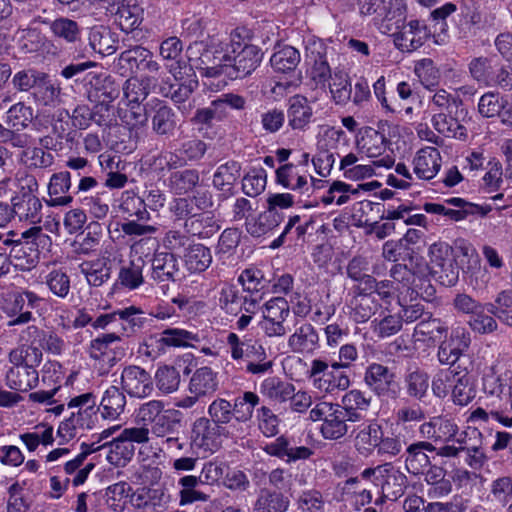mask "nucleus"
<instances>
[{"instance_id":"ddd939ff","label":"nucleus","mask_w":512,"mask_h":512,"mask_svg":"<svg viewBox=\"0 0 512 512\" xmlns=\"http://www.w3.org/2000/svg\"><path fill=\"white\" fill-rule=\"evenodd\" d=\"M225 426L217 425L207 417L196 419L192 425L191 439L194 445L205 451L215 452L221 445V438L228 437Z\"/></svg>"},{"instance_id":"79ce46f5","label":"nucleus","mask_w":512,"mask_h":512,"mask_svg":"<svg viewBox=\"0 0 512 512\" xmlns=\"http://www.w3.org/2000/svg\"><path fill=\"white\" fill-rule=\"evenodd\" d=\"M207 149V143L199 138L183 141L180 146L174 150L179 168L200 162L205 156Z\"/></svg>"},{"instance_id":"2eb2a0df","label":"nucleus","mask_w":512,"mask_h":512,"mask_svg":"<svg viewBox=\"0 0 512 512\" xmlns=\"http://www.w3.org/2000/svg\"><path fill=\"white\" fill-rule=\"evenodd\" d=\"M87 96L90 101L111 104L119 97L120 85L106 73L88 71L84 77Z\"/></svg>"},{"instance_id":"72a5a7b5","label":"nucleus","mask_w":512,"mask_h":512,"mask_svg":"<svg viewBox=\"0 0 512 512\" xmlns=\"http://www.w3.org/2000/svg\"><path fill=\"white\" fill-rule=\"evenodd\" d=\"M319 335L310 323H304L289 336L288 345L293 352L313 353L319 348Z\"/></svg>"},{"instance_id":"5fc2aeb1","label":"nucleus","mask_w":512,"mask_h":512,"mask_svg":"<svg viewBox=\"0 0 512 512\" xmlns=\"http://www.w3.org/2000/svg\"><path fill=\"white\" fill-rule=\"evenodd\" d=\"M379 303L370 294H363L361 288L353 302L351 317L356 323L367 322L377 311Z\"/></svg>"},{"instance_id":"c9c22d12","label":"nucleus","mask_w":512,"mask_h":512,"mask_svg":"<svg viewBox=\"0 0 512 512\" xmlns=\"http://www.w3.org/2000/svg\"><path fill=\"white\" fill-rule=\"evenodd\" d=\"M120 335L130 337L142 329L151 319H148L144 312L136 306H128L117 310Z\"/></svg>"},{"instance_id":"1a4fd4ad","label":"nucleus","mask_w":512,"mask_h":512,"mask_svg":"<svg viewBox=\"0 0 512 512\" xmlns=\"http://www.w3.org/2000/svg\"><path fill=\"white\" fill-rule=\"evenodd\" d=\"M171 502V495L164 485H149L136 488L130 495L129 503L140 512H165Z\"/></svg>"},{"instance_id":"cd10ccee","label":"nucleus","mask_w":512,"mask_h":512,"mask_svg":"<svg viewBox=\"0 0 512 512\" xmlns=\"http://www.w3.org/2000/svg\"><path fill=\"white\" fill-rule=\"evenodd\" d=\"M350 423L354 422L344 414L337 404H334L320 426L321 436L326 440H340L348 434Z\"/></svg>"},{"instance_id":"aec40b11","label":"nucleus","mask_w":512,"mask_h":512,"mask_svg":"<svg viewBox=\"0 0 512 512\" xmlns=\"http://www.w3.org/2000/svg\"><path fill=\"white\" fill-rule=\"evenodd\" d=\"M275 181L283 188L298 194V203L304 202L303 197H307L311 190L308 186V175L301 174L293 163L279 166L275 171Z\"/></svg>"},{"instance_id":"f257e3e1","label":"nucleus","mask_w":512,"mask_h":512,"mask_svg":"<svg viewBox=\"0 0 512 512\" xmlns=\"http://www.w3.org/2000/svg\"><path fill=\"white\" fill-rule=\"evenodd\" d=\"M254 34L245 26L236 27L229 36V54L227 76L232 79H244L253 74L260 66L264 52L253 43Z\"/></svg>"},{"instance_id":"a18cd8bd","label":"nucleus","mask_w":512,"mask_h":512,"mask_svg":"<svg viewBox=\"0 0 512 512\" xmlns=\"http://www.w3.org/2000/svg\"><path fill=\"white\" fill-rule=\"evenodd\" d=\"M454 381L451 392L453 402L459 406L468 405L476 396L471 376L466 369L463 371L456 370Z\"/></svg>"},{"instance_id":"473e14b6","label":"nucleus","mask_w":512,"mask_h":512,"mask_svg":"<svg viewBox=\"0 0 512 512\" xmlns=\"http://www.w3.org/2000/svg\"><path fill=\"white\" fill-rule=\"evenodd\" d=\"M125 391L115 385L108 387L102 396L100 404L101 416L104 419L117 420L124 413L127 404Z\"/></svg>"},{"instance_id":"9d476101","label":"nucleus","mask_w":512,"mask_h":512,"mask_svg":"<svg viewBox=\"0 0 512 512\" xmlns=\"http://www.w3.org/2000/svg\"><path fill=\"white\" fill-rule=\"evenodd\" d=\"M174 221H183V230L191 237L205 240L213 237L221 225L213 212H190L183 216L178 211H169Z\"/></svg>"},{"instance_id":"052dcab7","label":"nucleus","mask_w":512,"mask_h":512,"mask_svg":"<svg viewBox=\"0 0 512 512\" xmlns=\"http://www.w3.org/2000/svg\"><path fill=\"white\" fill-rule=\"evenodd\" d=\"M167 348H188L194 347V343L200 342L198 333L177 328L169 327L162 331Z\"/></svg>"},{"instance_id":"423d86ee","label":"nucleus","mask_w":512,"mask_h":512,"mask_svg":"<svg viewBox=\"0 0 512 512\" xmlns=\"http://www.w3.org/2000/svg\"><path fill=\"white\" fill-rule=\"evenodd\" d=\"M363 381L381 400H397L400 397V381L397 374L388 366L377 362L370 363L365 368Z\"/></svg>"},{"instance_id":"3c124183","label":"nucleus","mask_w":512,"mask_h":512,"mask_svg":"<svg viewBox=\"0 0 512 512\" xmlns=\"http://www.w3.org/2000/svg\"><path fill=\"white\" fill-rule=\"evenodd\" d=\"M135 446L118 435L112 441L107 442L106 459L117 467L125 466L134 456Z\"/></svg>"},{"instance_id":"bb28decb","label":"nucleus","mask_w":512,"mask_h":512,"mask_svg":"<svg viewBox=\"0 0 512 512\" xmlns=\"http://www.w3.org/2000/svg\"><path fill=\"white\" fill-rule=\"evenodd\" d=\"M313 108L308 99L302 95H294L288 101L287 120L292 130L304 131L312 122Z\"/></svg>"},{"instance_id":"412c9836","label":"nucleus","mask_w":512,"mask_h":512,"mask_svg":"<svg viewBox=\"0 0 512 512\" xmlns=\"http://www.w3.org/2000/svg\"><path fill=\"white\" fill-rule=\"evenodd\" d=\"M436 446L429 441H417L408 445L403 454L405 468L411 475L424 474L431 464L429 453H434Z\"/></svg>"},{"instance_id":"5701e85b","label":"nucleus","mask_w":512,"mask_h":512,"mask_svg":"<svg viewBox=\"0 0 512 512\" xmlns=\"http://www.w3.org/2000/svg\"><path fill=\"white\" fill-rule=\"evenodd\" d=\"M200 172L196 168L174 169L165 180L168 190L177 197H184L200 186Z\"/></svg>"},{"instance_id":"4c0bfd02","label":"nucleus","mask_w":512,"mask_h":512,"mask_svg":"<svg viewBox=\"0 0 512 512\" xmlns=\"http://www.w3.org/2000/svg\"><path fill=\"white\" fill-rule=\"evenodd\" d=\"M290 506L289 498L281 491L262 488L254 503L255 512H287Z\"/></svg>"},{"instance_id":"a211bd4d","label":"nucleus","mask_w":512,"mask_h":512,"mask_svg":"<svg viewBox=\"0 0 512 512\" xmlns=\"http://www.w3.org/2000/svg\"><path fill=\"white\" fill-rule=\"evenodd\" d=\"M149 119L151 121V129L158 137L171 138L175 135L178 127V115L165 102L156 100L149 110Z\"/></svg>"},{"instance_id":"bf43d9fd","label":"nucleus","mask_w":512,"mask_h":512,"mask_svg":"<svg viewBox=\"0 0 512 512\" xmlns=\"http://www.w3.org/2000/svg\"><path fill=\"white\" fill-rule=\"evenodd\" d=\"M369 270L368 258L362 255L354 256L346 266L347 276L359 283L356 288L357 290L359 288H366L367 285L373 282V276L369 274Z\"/></svg>"},{"instance_id":"6e6552de","label":"nucleus","mask_w":512,"mask_h":512,"mask_svg":"<svg viewBox=\"0 0 512 512\" xmlns=\"http://www.w3.org/2000/svg\"><path fill=\"white\" fill-rule=\"evenodd\" d=\"M305 61L309 66L308 75L314 88L326 90L333 75L327 61V47L319 39H310L305 46Z\"/></svg>"},{"instance_id":"4be33fe9","label":"nucleus","mask_w":512,"mask_h":512,"mask_svg":"<svg viewBox=\"0 0 512 512\" xmlns=\"http://www.w3.org/2000/svg\"><path fill=\"white\" fill-rule=\"evenodd\" d=\"M241 170V163L235 160H229L217 167L212 176V185L220 192V198L227 199L234 195L235 184L241 177Z\"/></svg>"},{"instance_id":"7ed1b4c3","label":"nucleus","mask_w":512,"mask_h":512,"mask_svg":"<svg viewBox=\"0 0 512 512\" xmlns=\"http://www.w3.org/2000/svg\"><path fill=\"white\" fill-rule=\"evenodd\" d=\"M363 477L380 488V496L374 501L376 506H381L385 500L397 501L408 487L407 476L391 462L366 467Z\"/></svg>"},{"instance_id":"f03ea898","label":"nucleus","mask_w":512,"mask_h":512,"mask_svg":"<svg viewBox=\"0 0 512 512\" xmlns=\"http://www.w3.org/2000/svg\"><path fill=\"white\" fill-rule=\"evenodd\" d=\"M229 41L224 42L215 38L206 43L193 42L186 50L187 58L205 77L226 75L230 60Z\"/></svg>"},{"instance_id":"680f3d73","label":"nucleus","mask_w":512,"mask_h":512,"mask_svg":"<svg viewBox=\"0 0 512 512\" xmlns=\"http://www.w3.org/2000/svg\"><path fill=\"white\" fill-rule=\"evenodd\" d=\"M404 383L408 396L422 400L429 388V375L424 370L416 368L405 375Z\"/></svg>"},{"instance_id":"f3484780","label":"nucleus","mask_w":512,"mask_h":512,"mask_svg":"<svg viewBox=\"0 0 512 512\" xmlns=\"http://www.w3.org/2000/svg\"><path fill=\"white\" fill-rule=\"evenodd\" d=\"M120 379L122 390L130 397L145 398L150 396L154 390L150 373L137 365L124 367Z\"/></svg>"},{"instance_id":"de8ad7c7","label":"nucleus","mask_w":512,"mask_h":512,"mask_svg":"<svg viewBox=\"0 0 512 512\" xmlns=\"http://www.w3.org/2000/svg\"><path fill=\"white\" fill-rule=\"evenodd\" d=\"M449 327L445 321L433 317L431 312L417 323L413 335L426 337L433 342H439L447 338Z\"/></svg>"},{"instance_id":"a878e982","label":"nucleus","mask_w":512,"mask_h":512,"mask_svg":"<svg viewBox=\"0 0 512 512\" xmlns=\"http://www.w3.org/2000/svg\"><path fill=\"white\" fill-rule=\"evenodd\" d=\"M372 398L359 389L346 392L336 404L354 423L364 420L371 406Z\"/></svg>"},{"instance_id":"f704fd0d","label":"nucleus","mask_w":512,"mask_h":512,"mask_svg":"<svg viewBox=\"0 0 512 512\" xmlns=\"http://www.w3.org/2000/svg\"><path fill=\"white\" fill-rule=\"evenodd\" d=\"M197 87V78L185 77L183 80H174V82H171L168 77L167 80H163L160 84L159 93L163 97L170 98L174 103H183L191 96Z\"/></svg>"},{"instance_id":"7c9ffc66","label":"nucleus","mask_w":512,"mask_h":512,"mask_svg":"<svg viewBox=\"0 0 512 512\" xmlns=\"http://www.w3.org/2000/svg\"><path fill=\"white\" fill-rule=\"evenodd\" d=\"M49 26L52 38L59 44L71 45L81 38L80 25L67 17H58L52 21H43Z\"/></svg>"},{"instance_id":"b1692460","label":"nucleus","mask_w":512,"mask_h":512,"mask_svg":"<svg viewBox=\"0 0 512 512\" xmlns=\"http://www.w3.org/2000/svg\"><path fill=\"white\" fill-rule=\"evenodd\" d=\"M192 193L190 197H174L169 203V211H178L183 217L194 212L195 208L198 212H209L208 210L214 206L213 194L210 190L195 189Z\"/></svg>"},{"instance_id":"6ab92c4d","label":"nucleus","mask_w":512,"mask_h":512,"mask_svg":"<svg viewBox=\"0 0 512 512\" xmlns=\"http://www.w3.org/2000/svg\"><path fill=\"white\" fill-rule=\"evenodd\" d=\"M73 176L70 171H60L52 174L48 183V199L45 203L49 207L69 206L73 202L72 188Z\"/></svg>"},{"instance_id":"864d4df0","label":"nucleus","mask_w":512,"mask_h":512,"mask_svg":"<svg viewBox=\"0 0 512 512\" xmlns=\"http://www.w3.org/2000/svg\"><path fill=\"white\" fill-rule=\"evenodd\" d=\"M389 141L386 136L378 130L366 127L358 144L365 151L368 157H377L386 151Z\"/></svg>"},{"instance_id":"dca6fc26","label":"nucleus","mask_w":512,"mask_h":512,"mask_svg":"<svg viewBox=\"0 0 512 512\" xmlns=\"http://www.w3.org/2000/svg\"><path fill=\"white\" fill-rule=\"evenodd\" d=\"M396 24L399 31L393 34L395 45L402 51H415L420 48L431 36L427 25L419 20H410L408 23Z\"/></svg>"},{"instance_id":"6e6d98bb","label":"nucleus","mask_w":512,"mask_h":512,"mask_svg":"<svg viewBox=\"0 0 512 512\" xmlns=\"http://www.w3.org/2000/svg\"><path fill=\"white\" fill-rule=\"evenodd\" d=\"M34 119V109L25 102L13 104L6 112V124L15 130L26 129Z\"/></svg>"},{"instance_id":"49530a36","label":"nucleus","mask_w":512,"mask_h":512,"mask_svg":"<svg viewBox=\"0 0 512 512\" xmlns=\"http://www.w3.org/2000/svg\"><path fill=\"white\" fill-rule=\"evenodd\" d=\"M284 220V214L267 208L256 219L246 222L247 232L253 237H260L273 230Z\"/></svg>"},{"instance_id":"69168bd1","label":"nucleus","mask_w":512,"mask_h":512,"mask_svg":"<svg viewBox=\"0 0 512 512\" xmlns=\"http://www.w3.org/2000/svg\"><path fill=\"white\" fill-rule=\"evenodd\" d=\"M70 113L67 109H58L52 117L51 131L67 144H73L76 138V129L70 127Z\"/></svg>"},{"instance_id":"c85d7f7f","label":"nucleus","mask_w":512,"mask_h":512,"mask_svg":"<svg viewBox=\"0 0 512 512\" xmlns=\"http://www.w3.org/2000/svg\"><path fill=\"white\" fill-rule=\"evenodd\" d=\"M219 387L218 373L211 367L203 366L195 370L189 382V392L192 395L212 396Z\"/></svg>"},{"instance_id":"8fccbe9b","label":"nucleus","mask_w":512,"mask_h":512,"mask_svg":"<svg viewBox=\"0 0 512 512\" xmlns=\"http://www.w3.org/2000/svg\"><path fill=\"white\" fill-rule=\"evenodd\" d=\"M120 210L127 219L136 218V220L145 222L150 220V213L147 210L145 199L134 191L123 192Z\"/></svg>"},{"instance_id":"774afa93","label":"nucleus","mask_w":512,"mask_h":512,"mask_svg":"<svg viewBox=\"0 0 512 512\" xmlns=\"http://www.w3.org/2000/svg\"><path fill=\"white\" fill-rule=\"evenodd\" d=\"M259 401V396L251 391H246L242 396L235 398L234 404H232V411L235 413L234 419L237 422L250 420Z\"/></svg>"},{"instance_id":"37998d69","label":"nucleus","mask_w":512,"mask_h":512,"mask_svg":"<svg viewBox=\"0 0 512 512\" xmlns=\"http://www.w3.org/2000/svg\"><path fill=\"white\" fill-rule=\"evenodd\" d=\"M79 269L88 284L94 287L101 286L111 276L110 260L106 258L84 261L79 265Z\"/></svg>"},{"instance_id":"20e7f679","label":"nucleus","mask_w":512,"mask_h":512,"mask_svg":"<svg viewBox=\"0 0 512 512\" xmlns=\"http://www.w3.org/2000/svg\"><path fill=\"white\" fill-rule=\"evenodd\" d=\"M226 343L230 349L231 358L234 361H244L245 371L252 375H262L268 372L273 362L267 360L266 350L263 345L255 339H241L236 333L230 332L227 335Z\"/></svg>"},{"instance_id":"393cba45","label":"nucleus","mask_w":512,"mask_h":512,"mask_svg":"<svg viewBox=\"0 0 512 512\" xmlns=\"http://www.w3.org/2000/svg\"><path fill=\"white\" fill-rule=\"evenodd\" d=\"M179 263L172 252H156L151 259V277L158 283L179 279Z\"/></svg>"},{"instance_id":"39448f33","label":"nucleus","mask_w":512,"mask_h":512,"mask_svg":"<svg viewBox=\"0 0 512 512\" xmlns=\"http://www.w3.org/2000/svg\"><path fill=\"white\" fill-rule=\"evenodd\" d=\"M39 184L33 175L19 180V188L11 199L12 211L19 221L40 223L43 217L42 202L38 197Z\"/></svg>"},{"instance_id":"603ef678","label":"nucleus","mask_w":512,"mask_h":512,"mask_svg":"<svg viewBox=\"0 0 512 512\" xmlns=\"http://www.w3.org/2000/svg\"><path fill=\"white\" fill-rule=\"evenodd\" d=\"M145 261L142 257L131 260L121 266L118 274L119 283L130 290L138 288L144 282L143 268Z\"/></svg>"},{"instance_id":"13d9d810","label":"nucleus","mask_w":512,"mask_h":512,"mask_svg":"<svg viewBox=\"0 0 512 512\" xmlns=\"http://www.w3.org/2000/svg\"><path fill=\"white\" fill-rule=\"evenodd\" d=\"M299 62L300 53L292 46H284L282 49L275 52L270 58L271 66L276 72L281 73L294 71Z\"/></svg>"},{"instance_id":"c03bdc74","label":"nucleus","mask_w":512,"mask_h":512,"mask_svg":"<svg viewBox=\"0 0 512 512\" xmlns=\"http://www.w3.org/2000/svg\"><path fill=\"white\" fill-rule=\"evenodd\" d=\"M38 372L34 368L18 366L7 371L6 384L16 391L25 392L38 384Z\"/></svg>"},{"instance_id":"58836bf2","label":"nucleus","mask_w":512,"mask_h":512,"mask_svg":"<svg viewBox=\"0 0 512 512\" xmlns=\"http://www.w3.org/2000/svg\"><path fill=\"white\" fill-rule=\"evenodd\" d=\"M147 55V48L141 45L131 46L122 51L118 58L115 59L114 68L122 76L135 73L140 69Z\"/></svg>"},{"instance_id":"09e8293b","label":"nucleus","mask_w":512,"mask_h":512,"mask_svg":"<svg viewBox=\"0 0 512 512\" xmlns=\"http://www.w3.org/2000/svg\"><path fill=\"white\" fill-rule=\"evenodd\" d=\"M295 386L278 377H268L260 385V392L270 400L283 403L294 395Z\"/></svg>"},{"instance_id":"e433bc0d","label":"nucleus","mask_w":512,"mask_h":512,"mask_svg":"<svg viewBox=\"0 0 512 512\" xmlns=\"http://www.w3.org/2000/svg\"><path fill=\"white\" fill-rule=\"evenodd\" d=\"M118 35L105 26H96L90 30L89 45L94 52L108 56L118 49Z\"/></svg>"},{"instance_id":"ea45409f","label":"nucleus","mask_w":512,"mask_h":512,"mask_svg":"<svg viewBox=\"0 0 512 512\" xmlns=\"http://www.w3.org/2000/svg\"><path fill=\"white\" fill-rule=\"evenodd\" d=\"M143 20V9L136 0H124L115 13V22L120 29L129 33L135 30Z\"/></svg>"},{"instance_id":"2f4dec72","label":"nucleus","mask_w":512,"mask_h":512,"mask_svg":"<svg viewBox=\"0 0 512 512\" xmlns=\"http://www.w3.org/2000/svg\"><path fill=\"white\" fill-rule=\"evenodd\" d=\"M414 173L424 180L432 179L440 170L441 155L437 148L426 147L417 152L414 160Z\"/></svg>"},{"instance_id":"0e129e2a","label":"nucleus","mask_w":512,"mask_h":512,"mask_svg":"<svg viewBox=\"0 0 512 512\" xmlns=\"http://www.w3.org/2000/svg\"><path fill=\"white\" fill-rule=\"evenodd\" d=\"M118 332L103 333L90 341L88 353L93 360H103L115 343L121 342Z\"/></svg>"},{"instance_id":"4468645a","label":"nucleus","mask_w":512,"mask_h":512,"mask_svg":"<svg viewBox=\"0 0 512 512\" xmlns=\"http://www.w3.org/2000/svg\"><path fill=\"white\" fill-rule=\"evenodd\" d=\"M467 113L464 107L446 112H434L431 123L433 128L444 137L466 141L468 132L462 122Z\"/></svg>"},{"instance_id":"a19ab883","label":"nucleus","mask_w":512,"mask_h":512,"mask_svg":"<svg viewBox=\"0 0 512 512\" xmlns=\"http://www.w3.org/2000/svg\"><path fill=\"white\" fill-rule=\"evenodd\" d=\"M184 263L190 273L206 271L212 263L210 248L201 243L190 244L185 250Z\"/></svg>"},{"instance_id":"f8f14e48","label":"nucleus","mask_w":512,"mask_h":512,"mask_svg":"<svg viewBox=\"0 0 512 512\" xmlns=\"http://www.w3.org/2000/svg\"><path fill=\"white\" fill-rule=\"evenodd\" d=\"M329 365L321 359L311 362L310 377L313 386L324 393H334L337 390L345 391L350 386V378L344 371L329 370Z\"/></svg>"},{"instance_id":"338daca9","label":"nucleus","mask_w":512,"mask_h":512,"mask_svg":"<svg viewBox=\"0 0 512 512\" xmlns=\"http://www.w3.org/2000/svg\"><path fill=\"white\" fill-rule=\"evenodd\" d=\"M181 413L175 409L164 410L153 423L152 431L159 437L170 436L181 427Z\"/></svg>"},{"instance_id":"9b49d317","label":"nucleus","mask_w":512,"mask_h":512,"mask_svg":"<svg viewBox=\"0 0 512 512\" xmlns=\"http://www.w3.org/2000/svg\"><path fill=\"white\" fill-rule=\"evenodd\" d=\"M261 329L267 337H284L287 334L286 319L290 315V306L284 297H273L263 306Z\"/></svg>"},{"instance_id":"4d7b16f0","label":"nucleus","mask_w":512,"mask_h":512,"mask_svg":"<svg viewBox=\"0 0 512 512\" xmlns=\"http://www.w3.org/2000/svg\"><path fill=\"white\" fill-rule=\"evenodd\" d=\"M332 99L337 105H346L352 97V86L350 79L342 70H335L332 83L328 82Z\"/></svg>"},{"instance_id":"e2e57ef3","label":"nucleus","mask_w":512,"mask_h":512,"mask_svg":"<svg viewBox=\"0 0 512 512\" xmlns=\"http://www.w3.org/2000/svg\"><path fill=\"white\" fill-rule=\"evenodd\" d=\"M415 254L414 248L408 246L402 239L386 241L382 247V256L390 262H413Z\"/></svg>"},{"instance_id":"c756f323","label":"nucleus","mask_w":512,"mask_h":512,"mask_svg":"<svg viewBox=\"0 0 512 512\" xmlns=\"http://www.w3.org/2000/svg\"><path fill=\"white\" fill-rule=\"evenodd\" d=\"M383 426L376 420H372L358 431L354 439V447L359 455L369 457L378 448Z\"/></svg>"},{"instance_id":"0eeeda50","label":"nucleus","mask_w":512,"mask_h":512,"mask_svg":"<svg viewBox=\"0 0 512 512\" xmlns=\"http://www.w3.org/2000/svg\"><path fill=\"white\" fill-rule=\"evenodd\" d=\"M430 269L440 284L454 286L459 279V266L453 248L446 242H435L429 248Z\"/></svg>"}]
</instances>
